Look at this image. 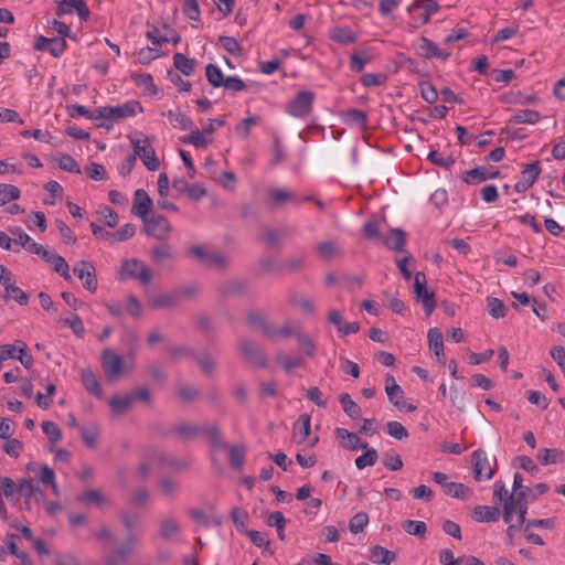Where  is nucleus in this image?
<instances>
[{"instance_id":"nucleus-51","label":"nucleus","mask_w":565,"mask_h":565,"mask_svg":"<svg viewBox=\"0 0 565 565\" xmlns=\"http://www.w3.org/2000/svg\"><path fill=\"white\" fill-rule=\"evenodd\" d=\"M40 42L46 43V50L55 57L62 55L65 50V40L62 38L46 39L40 38Z\"/></svg>"},{"instance_id":"nucleus-31","label":"nucleus","mask_w":565,"mask_h":565,"mask_svg":"<svg viewBox=\"0 0 565 565\" xmlns=\"http://www.w3.org/2000/svg\"><path fill=\"white\" fill-rule=\"evenodd\" d=\"M384 244L387 248L402 252L405 245V232L401 228H393L384 237Z\"/></svg>"},{"instance_id":"nucleus-29","label":"nucleus","mask_w":565,"mask_h":565,"mask_svg":"<svg viewBox=\"0 0 565 565\" xmlns=\"http://www.w3.org/2000/svg\"><path fill=\"white\" fill-rule=\"evenodd\" d=\"M472 516L477 522H495L499 520L500 510L497 507L477 505Z\"/></svg>"},{"instance_id":"nucleus-24","label":"nucleus","mask_w":565,"mask_h":565,"mask_svg":"<svg viewBox=\"0 0 565 565\" xmlns=\"http://www.w3.org/2000/svg\"><path fill=\"white\" fill-rule=\"evenodd\" d=\"M79 375L86 391L95 397L100 398L103 396V391L94 372L90 369H82Z\"/></svg>"},{"instance_id":"nucleus-12","label":"nucleus","mask_w":565,"mask_h":565,"mask_svg":"<svg viewBox=\"0 0 565 565\" xmlns=\"http://www.w3.org/2000/svg\"><path fill=\"white\" fill-rule=\"evenodd\" d=\"M473 477L477 481L490 480L493 477L492 469L487 454L483 450H476L472 454Z\"/></svg>"},{"instance_id":"nucleus-42","label":"nucleus","mask_w":565,"mask_h":565,"mask_svg":"<svg viewBox=\"0 0 565 565\" xmlns=\"http://www.w3.org/2000/svg\"><path fill=\"white\" fill-rule=\"evenodd\" d=\"M173 64H174V67L185 76H190L194 72V65H195L194 60L188 58L182 53L174 54Z\"/></svg>"},{"instance_id":"nucleus-49","label":"nucleus","mask_w":565,"mask_h":565,"mask_svg":"<svg viewBox=\"0 0 565 565\" xmlns=\"http://www.w3.org/2000/svg\"><path fill=\"white\" fill-rule=\"evenodd\" d=\"M367 116L360 109H348L342 113V120L349 125L364 126Z\"/></svg>"},{"instance_id":"nucleus-62","label":"nucleus","mask_w":565,"mask_h":565,"mask_svg":"<svg viewBox=\"0 0 565 565\" xmlns=\"http://www.w3.org/2000/svg\"><path fill=\"white\" fill-rule=\"evenodd\" d=\"M41 426L43 433L46 435V437L52 444H56L61 439L62 433L60 427L55 423L47 420L43 422Z\"/></svg>"},{"instance_id":"nucleus-30","label":"nucleus","mask_w":565,"mask_h":565,"mask_svg":"<svg viewBox=\"0 0 565 565\" xmlns=\"http://www.w3.org/2000/svg\"><path fill=\"white\" fill-rule=\"evenodd\" d=\"M212 141H213L212 137H209L202 130L193 129V128L189 136L181 138V142L191 145L195 148H202V149L207 148L209 145L212 143Z\"/></svg>"},{"instance_id":"nucleus-60","label":"nucleus","mask_w":565,"mask_h":565,"mask_svg":"<svg viewBox=\"0 0 565 565\" xmlns=\"http://www.w3.org/2000/svg\"><path fill=\"white\" fill-rule=\"evenodd\" d=\"M79 500L82 502L94 503L97 507H102L106 502V498L96 489H88L84 491Z\"/></svg>"},{"instance_id":"nucleus-2","label":"nucleus","mask_w":565,"mask_h":565,"mask_svg":"<svg viewBox=\"0 0 565 565\" xmlns=\"http://www.w3.org/2000/svg\"><path fill=\"white\" fill-rule=\"evenodd\" d=\"M142 111L143 109L139 102L128 100L115 106L98 107L94 109L88 117L96 120L99 127L110 129L115 122L129 117H135Z\"/></svg>"},{"instance_id":"nucleus-48","label":"nucleus","mask_w":565,"mask_h":565,"mask_svg":"<svg viewBox=\"0 0 565 565\" xmlns=\"http://www.w3.org/2000/svg\"><path fill=\"white\" fill-rule=\"evenodd\" d=\"M388 397V401L394 404L399 411L413 412L415 411V406L411 404H406L403 401L404 392L401 386L397 387V391H385Z\"/></svg>"},{"instance_id":"nucleus-19","label":"nucleus","mask_w":565,"mask_h":565,"mask_svg":"<svg viewBox=\"0 0 565 565\" xmlns=\"http://www.w3.org/2000/svg\"><path fill=\"white\" fill-rule=\"evenodd\" d=\"M334 435L340 441V445L348 450L355 451L360 448H366V443L362 441L356 434L345 428H335Z\"/></svg>"},{"instance_id":"nucleus-50","label":"nucleus","mask_w":565,"mask_h":565,"mask_svg":"<svg viewBox=\"0 0 565 565\" xmlns=\"http://www.w3.org/2000/svg\"><path fill=\"white\" fill-rule=\"evenodd\" d=\"M446 495L456 499H467L471 494L469 488H467L463 483L449 482L446 490L444 491Z\"/></svg>"},{"instance_id":"nucleus-44","label":"nucleus","mask_w":565,"mask_h":565,"mask_svg":"<svg viewBox=\"0 0 565 565\" xmlns=\"http://www.w3.org/2000/svg\"><path fill=\"white\" fill-rule=\"evenodd\" d=\"M384 224V220L380 217L370 218L363 226L365 237H367L369 239H377L380 237V233Z\"/></svg>"},{"instance_id":"nucleus-54","label":"nucleus","mask_w":565,"mask_h":565,"mask_svg":"<svg viewBox=\"0 0 565 565\" xmlns=\"http://www.w3.org/2000/svg\"><path fill=\"white\" fill-rule=\"evenodd\" d=\"M487 307L489 315L494 319L503 318L507 313L504 303L498 298L489 297L487 299Z\"/></svg>"},{"instance_id":"nucleus-39","label":"nucleus","mask_w":565,"mask_h":565,"mask_svg":"<svg viewBox=\"0 0 565 565\" xmlns=\"http://www.w3.org/2000/svg\"><path fill=\"white\" fill-rule=\"evenodd\" d=\"M21 196L18 186L7 183H0V206L17 201Z\"/></svg>"},{"instance_id":"nucleus-34","label":"nucleus","mask_w":565,"mask_h":565,"mask_svg":"<svg viewBox=\"0 0 565 565\" xmlns=\"http://www.w3.org/2000/svg\"><path fill=\"white\" fill-rule=\"evenodd\" d=\"M132 402V395L114 396L109 399V406L115 416H120L130 408Z\"/></svg>"},{"instance_id":"nucleus-56","label":"nucleus","mask_w":565,"mask_h":565,"mask_svg":"<svg viewBox=\"0 0 565 565\" xmlns=\"http://www.w3.org/2000/svg\"><path fill=\"white\" fill-rule=\"evenodd\" d=\"M367 523H369L367 514L364 512H359L351 518V520L349 522V530L353 534H359V533L363 532V530L365 529Z\"/></svg>"},{"instance_id":"nucleus-35","label":"nucleus","mask_w":565,"mask_h":565,"mask_svg":"<svg viewBox=\"0 0 565 565\" xmlns=\"http://www.w3.org/2000/svg\"><path fill=\"white\" fill-rule=\"evenodd\" d=\"M316 250L319 256L326 260H330L340 255L341 249L334 241H327L316 245Z\"/></svg>"},{"instance_id":"nucleus-6","label":"nucleus","mask_w":565,"mask_h":565,"mask_svg":"<svg viewBox=\"0 0 565 565\" xmlns=\"http://www.w3.org/2000/svg\"><path fill=\"white\" fill-rule=\"evenodd\" d=\"M435 0H414L406 9L412 19V28L417 29L427 24L430 17L439 11Z\"/></svg>"},{"instance_id":"nucleus-45","label":"nucleus","mask_w":565,"mask_h":565,"mask_svg":"<svg viewBox=\"0 0 565 565\" xmlns=\"http://www.w3.org/2000/svg\"><path fill=\"white\" fill-rule=\"evenodd\" d=\"M180 532V524L173 518H166L160 522V535L170 540Z\"/></svg>"},{"instance_id":"nucleus-59","label":"nucleus","mask_w":565,"mask_h":565,"mask_svg":"<svg viewBox=\"0 0 565 565\" xmlns=\"http://www.w3.org/2000/svg\"><path fill=\"white\" fill-rule=\"evenodd\" d=\"M428 159L436 166L443 167L445 169H450L455 164V159L451 156H445L439 151H430L428 153Z\"/></svg>"},{"instance_id":"nucleus-4","label":"nucleus","mask_w":565,"mask_h":565,"mask_svg":"<svg viewBox=\"0 0 565 565\" xmlns=\"http://www.w3.org/2000/svg\"><path fill=\"white\" fill-rule=\"evenodd\" d=\"M152 139L150 137H131L130 142L134 148L132 156H136V159L139 158L149 171H157L160 167V160L152 146Z\"/></svg>"},{"instance_id":"nucleus-36","label":"nucleus","mask_w":565,"mask_h":565,"mask_svg":"<svg viewBox=\"0 0 565 565\" xmlns=\"http://www.w3.org/2000/svg\"><path fill=\"white\" fill-rule=\"evenodd\" d=\"M132 79L135 81L136 85L143 90L145 95H158V88L154 85L153 77L150 74L134 75Z\"/></svg>"},{"instance_id":"nucleus-25","label":"nucleus","mask_w":565,"mask_h":565,"mask_svg":"<svg viewBox=\"0 0 565 565\" xmlns=\"http://www.w3.org/2000/svg\"><path fill=\"white\" fill-rule=\"evenodd\" d=\"M241 352L253 363L257 365L265 364V358L258 350L257 345L250 340L243 339L239 342Z\"/></svg>"},{"instance_id":"nucleus-57","label":"nucleus","mask_w":565,"mask_h":565,"mask_svg":"<svg viewBox=\"0 0 565 565\" xmlns=\"http://www.w3.org/2000/svg\"><path fill=\"white\" fill-rule=\"evenodd\" d=\"M136 233L135 226L130 223L125 224L119 230L111 232V244L131 238Z\"/></svg>"},{"instance_id":"nucleus-20","label":"nucleus","mask_w":565,"mask_h":565,"mask_svg":"<svg viewBox=\"0 0 565 565\" xmlns=\"http://www.w3.org/2000/svg\"><path fill=\"white\" fill-rule=\"evenodd\" d=\"M147 303L153 310L168 309L178 301V296L173 292L151 294L147 290Z\"/></svg>"},{"instance_id":"nucleus-8","label":"nucleus","mask_w":565,"mask_h":565,"mask_svg":"<svg viewBox=\"0 0 565 565\" xmlns=\"http://www.w3.org/2000/svg\"><path fill=\"white\" fill-rule=\"evenodd\" d=\"M315 94L309 90H301L286 104V113L295 118H305L310 115L313 108Z\"/></svg>"},{"instance_id":"nucleus-47","label":"nucleus","mask_w":565,"mask_h":565,"mask_svg":"<svg viewBox=\"0 0 565 565\" xmlns=\"http://www.w3.org/2000/svg\"><path fill=\"white\" fill-rule=\"evenodd\" d=\"M269 196L273 203L280 206L289 201H295L296 196L292 192L285 188H275L269 191Z\"/></svg>"},{"instance_id":"nucleus-33","label":"nucleus","mask_w":565,"mask_h":565,"mask_svg":"<svg viewBox=\"0 0 565 565\" xmlns=\"http://www.w3.org/2000/svg\"><path fill=\"white\" fill-rule=\"evenodd\" d=\"M247 321L249 324L258 328L263 331L267 337H274L276 331L274 330V326H270L265 321V317L262 312L252 311L247 316Z\"/></svg>"},{"instance_id":"nucleus-26","label":"nucleus","mask_w":565,"mask_h":565,"mask_svg":"<svg viewBox=\"0 0 565 565\" xmlns=\"http://www.w3.org/2000/svg\"><path fill=\"white\" fill-rule=\"evenodd\" d=\"M311 430V420L308 414H302L294 425V438L298 444H302L309 437Z\"/></svg>"},{"instance_id":"nucleus-5","label":"nucleus","mask_w":565,"mask_h":565,"mask_svg":"<svg viewBox=\"0 0 565 565\" xmlns=\"http://www.w3.org/2000/svg\"><path fill=\"white\" fill-rule=\"evenodd\" d=\"M153 278V271L142 262L137 258L126 259L121 263L119 270V279H137L146 288Z\"/></svg>"},{"instance_id":"nucleus-27","label":"nucleus","mask_w":565,"mask_h":565,"mask_svg":"<svg viewBox=\"0 0 565 565\" xmlns=\"http://www.w3.org/2000/svg\"><path fill=\"white\" fill-rule=\"evenodd\" d=\"M428 345L430 351L434 352L437 361L440 362L444 358V342L443 333L438 328H431L427 333Z\"/></svg>"},{"instance_id":"nucleus-22","label":"nucleus","mask_w":565,"mask_h":565,"mask_svg":"<svg viewBox=\"0 0 565 565\" xmlns=\"http://www.w3.org/2000/svg\"><path fill=\"white\" fill-rule=\"evenodd\" d=\"M74 11L82 20L89 17V9L83 0H58V13L71 14Z\"/></svg>"},{"instance_id":"nucleus-21","label":"nucleus","mask_w":565,"mask_h":565,"mask_svg":"<svg viewBox=\"0 0 565 565\" xmlns=\"http://www.w3.org/2000/svg\"><path fill=\"white\" fill-rule=\"evenodd\" d=\"M138 541L136 535H129L122 546L116 548L111 555L107 557L108 565H120L134 551Z\"/></svg>"},{"instance_id":"nucleus-28","label":"nucleus","mask_w":565,"mask_h":565,"mask_svg":"<svg viewBox=\"0 0 565 565\" xmlns=\"http://www.w3.org/2000/svg\"><path fill=\"white\" fill-rule=\"evenodd\" d=\"M161 460V455L156 449L147 450L142 457V461L137 468V473L140 478H146L152 470L154 462Z\"/></svg>"},{"instance_id":"nucleus-11","label":"nucleus","mask_w":565,"mask_h":565,"mask_svg":"<svg viewBox=\"0 0 565 565\" xmlns=\"http://www.w3.org/2000/svg\"><path fill=\"white\" fill-rule=\"evenodd\" d=\"M73 271L83 281V287L95 292L97 290L96 270L94 265L87 260L78 262L74 267Z\"/></svg>"},{"instance_id":"nucleus-7","label":"nucleus","mask_w":565,"mask_h":565,"mask_svg":"<svg viewBox=\"0 0 565 565\" xmlns=\"http://www.w3.org/2000/svg\"><path fill=\"white\" fill-rule=\"evenodd\" d=\"M526 512L525 492H512L504 502L503 521L511 523L516 514L518 523L522 525L525 522Z\"/></svg>"},{"instance_id":"nucleus-64","label":"nucleus","mask_w":565,"mask_h":565,"mask_svg":"<svg viewBox=\"0 0 565 565\" xmlns=\"http://www.w3.org/2000/svg\"><path fill=\"white\" fill-rule=\"evenodd\" d=\"M367 62L369 57L365 52L354 53L350 57V68L354 73H360L364 70Z\"/></svg>"},{"instance_id":"nucleus-61","label":"nucleus","mask_w":565,"mask_h":565,"mask_svg":"<svg viewBox=\"0 0 565 565\" xmlns=\"http://www.w3.org/2000/svg\"><path fill=\"white\" fill-rule=\"evenodd\" d=\"M403 529L406 533L415 536H424L427 531L425 522L416 520L406 521Z\"/></svg>"},{"instance_id":"nucleus-63","label":"nucleus","mask_w":565,"mask_h":565,"mask_svg":"<svg viewBox=\"0 0 565 565\" xmlns=\"http://www.w3.org/2000/svg\"><path fill=\"white\" fill-rule=\"evenodd\" d=\"M387 434L398 440L408 437L407 429L399 422H388L386 425Z\"/></svg>"},{"instance_id":"nucleus-13","label":"nucleus","mask_w":565,"mask_h":565,"mask_svg":"<svg viewBox=\"0 0 565 565\" xmlns=\"http://www.w3.org/2000/svg\"><path fill=\"white\" fill-rule=\"evenodd\" d=\"M41 258L51 266V268L62 276L65 280H72L70 274V266L66 260L60 256L54 249L47 248L42 254Z\"/></svg>"},{"instance_id":"nucleus-32","label":"nucleus","mask_w":565,"mask_h":565,"mask_svg":"<svg viewBox=\"0 0 565 565\" xmlns=\"http://www.w3.org/2000/svg\"><path fill=\"white\" fill-rule=\"evenodd\" d=\"M396 558V554L383 546L376 545L371 550V559L379 565H390Z\"/></svg>"},{"instance_id":"nucleus-53","label":"nucleus","mask_w":565,"mask_h":565,"mask_svg":"<svg viewBox=\"0 0 565 565\" xmlns=\"http://www.w3.org/2000/svg\"><path fill=\"white\" fill-rule=\"evenodd\" d=\"M344 413L355 419L361 415V408L355 404V402L351 398L349 394H342L339 398Z\"/></svg>"},{"instance_id":"nucleus-10","label":"nucleus","mask_w":565,"mask_h":565,"mask_svg":"<svg viewBox=\"0 0 565 565\" xmlns=\"http://www.w3.org/2000/svg\"><path fill=\"white\" fill-rule=\"evenodd\" d=\"M142 221L146 233L157 239H166L171 233L170 223L164 216H148Z\"/></svg>"},{"instance_id":"nucleus-41","label":"nucleus","mask_w":565,"mask_h":565,"mask_svg":"<svg viewBox=\"0 0 565 565\" xmlns=\"http://www.w3.org/2000/svg\"><path fill=\"white\" fill-rule=\"evenodd\" d=\"M246 534L250 539L254 545L263 550V554L273 555L274 551L270 547V541L268 537L258 531L249 530Z\"/></svg>"},{"instance_id":"nucleus-23","label":"nucleus","mask_w":565,"mask_h":565,"mask_svg":"<svg viewBox=\"0 0 565 565\" xmlns=\"http://www.w3.org/2000/svg\"><path fill=\"white\" fill-rule=\"evenodd\" d=\"M162 116L167 117L170 125L175 129L184 131L192 130V128H194L193 120L179 108L175 110L170 109L168 111H163Z\"/></svg>"},{"instance_id":"nucleus-18","label":"nucleus","mask_w":565,"mask_h":565,"mask_svg":"<svg viewBox=\"0 0 565 565\" xmlns=\"http://www.w3.org/2000/svg\"><path fill=\"white\" fill-rule=\"evenodd\" d=\"M329 39L341 45H350L356 42V33L348 25H334L328 32Z\"/></svg>"},{"instance_id":"nucleus-43","label":"nucleus","mask_w":565,"mask_h":565,"mask_svg":"<svg viewBox=\"0 0 565 565\" xmlns=\"http://www.w3.org/2000/svg\"><path fill=\"white\" fill-rule=\"evenodd\" d=\"M541 119V115L536 110L532 109H521L515 111V114L512 117V121L514 124H530L534 125L539 122Z\"/></svg>"},{"instance_id":"nucleus-58","label":"nucleus","mask_w":565,"mask_h":565,"mask_svg":"<svg viewBox=\"0 0 565 565\" xmlns=\"http://www.w3.org/2000/svg\"><path fill=\"white\" fill-rule=\"evenodd\" d=\"M218 42L228 54L233 56H239L242 54V47L235 38L220 36Z\"/></svg>"},{"instance_id":"nucleus-3","label":"nucleus","mask_w":565,"mask_h":565,"mask_svg":"<svg viewBox=\"0 0 565 565\" xmlns=\"http://www.w3.org/2000/svg\"><path fill=\"white\" fill-rule=\"evenodd\" d=\"M102 367L107 381L116 382L134 367L132 358L125 360L115 351L107 349L102 353Z\"/></svg>"},{"instance_id":"nucleus-40","label":"nucleus","mask_w":565,"mask_h":565,"mask_svg":"<svg viewBox=\"0 0 565 565\" xmlns=\"http://www.w3.org/2000/svg\"><path fill=\"white\" fill-rule=\"evenodd\" d=\"M364 452L355 459V466L362 470L369 466H374L377 461V451L366 444V448H361Z\"/></svg>"},{"instance_id":"nucleus-14","label":"nucleus","mask_w":565,"mask_h":565,"mask_svg":"<svg viewBox=\"0 0 565 565\" xmlns=\"http://www.w3.org/2000/svg\"><path fill=\"white\" fill-rule=\"evenodd\" d=\"M417 53L425 58H437L447 61L450 56V52L443 50L434 41L423 36L419 39L417 44Z\"/></svg>"},{"instance_id":"nucleus-15","label":"nucleus","mask_w":565,"mask_h":565,"mask_svg":"<svg viewBox=\"0 0 565 565\" xmlns=\"http://www.w3.org/2000/svg\"><path fill=\"white\" fill-rule=\"evenodd\" d=\"M499 174L500 172L497 169L482 166L465 171L462 180L467 184H479L483 181L495 179Z\"/></svg>"},{"instance_id":"nucleus-9","label":"nucleus","mask_w":565,"mask_h":565,"mask_svg":"<svg viewBox=\"0 0 565 565\" xmlns=\"http://www.w3.org/2000/svg\"><path fill=\"white\" fill-rule=\"evenodd\" d=\"M414 292L416 299L424 306L427 316L431 315L436 303L434 292L429 291L426 286V276L422 271H417L414 277Z\"/></svg>"},{"instance_id":"nucleus-38","label":"nucleus","mask_w":565,"mask_h":565,"mask_svg":"<svg viewBox=\"0 0 565 565\" xmlns=\"http://www.w3.org/2000/svg\"><path fill=\"white\" fill-rule=\"evenodd\" d=\"M205 76L210 85L214 88L223 87L226 79L221 68L214 64L206 65Z\"/></svg>"},{"instance_id":"nucleus-1","label":"nucleus","mask_w":565,"mask_h":565,"mask_svg":"<svg viewBox=\"0 0 565 565\" xmlns=\"http://www.w3.org/2000/svg\"><path fill=\"white\" fill-rule=\"evenodd\" d=\"M25 470L33 475V478H21L18 482V492L28 502L35 499L36 502H42L44 498L43 491L34 482L35 480L43 486H49L54 495H60V488L55 480V472L47 465H39L35 461H30L25 465Z\"/></svg>"},{"instance_id":"nucleus-46","label":"nucleus","mask_w":565,"mask_h":565,"mask_svg":"<svg viewBox=\"0 0 565 565\" xmlns=\"http://www.w3.org/2000/svg\"><path fill=\"white\" fill-rule=\"evenodd\" d=\"M57 167L68 173H81V169L75 161V159L67 154V153H61L55 159Z\"/></svg>"},{"instance_id":"nucleus-52","label":"nucleus","mask_w":565,"mask_h":565,"mask_svg":"<svg viewBox=\"0 0 565 565\" xmlns=\"http://www.w3.org/2000/svg\"><path fill=\"white\" fill-rule=\"evenodd\" d=\"M282 236V232L278 228L264 227L260 231L258 239L269 246H275L278 244Z\"/></svg>"},{"instance_id":"nucleus-16","label":"nucleus","mask_w":565,"mask_h":565,"mask_svg":"<svg viewBox=\"0 0 565 565\" xmlns=\"http://www.w3.org/2000/svg\"><path fill=\"white\" fill-rule=\"evenodd\" d=\"M541 173V168L539 162H531L525 166V168L521 172V178L515 184V190L518 192H524L530 189L536 181Z\"/></svg>"},{"instance_id":"nucleus-37","label":"nucleus","mask_w":565,"mask_h":565,"mask_svg":"<svg viewBox=\"0 0 565 565\" xmlns=\"http://www.w3.org/2000/svg\"><path fill=\"white\" fill-rule=\"evenodd\" d=\"M537 458L544 466L564 461V452L559 449L543 448L539 451Z\"/></svg>"},{"instance_id":"nucleus-55","label":"nucleus","mask_w":565,"mask_h":565,"mask_svg":"<svg viewBox=\"0 0 565 565\" xmlns=\"http://www.w3.org/2000/svg\"><path fill=\"white\" fill-rule=\"evenodd\" d=\"M81 433H82V439H83L84 444L87 447L93 448L98 439V436H99V430H98L97 426L94 424L85 425L82 428Z\"/></svg>"},{"instance_id":"nucleus-17","label":"nucleus","mask_w":565,"mask_h":565,"mask_svg":"<svg viewBox=\"0 0 565 565\" xmlns=\"http://www.w3.org/2000/svg\"><path fill=\"white\" fill-rule=\"evenodd\" d=\"M152 199L143 189H138L134 193V205L132 213L140 217L141 220H146L148 217L149 212L152 207Z\"/></svg>"}]
</instances>
